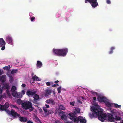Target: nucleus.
Returning <instances> with one entry per match:
<instances>
[{"mask_svg": "<svg viewBox=\"0 0 123 123\" xmlns=\"http://www.w3.org/2000/svg\"><path fill=\"white\" fill-rule=\"evenodd\" d=\"M16 102L19 105H20V104H21L23 103L22 101L20 99H18L17 100Z\"/></svg>", "mask_w": 123, "mask_h": 123, "instance_id": "31", "label": "nucleus"}, {"mask_svg": "<svg viewBox=\"0 0 123 123\" xmlns=\"http://www.w3.org/2000/svg\"><path fill=\"white\" fill-rule=\"evenodd\" d=\"M6 92L8 96H10L11 94L9 90H7L6 91Z\"/></svg>", "mask_w": 123, "mask_h": 123, "instance_id": "39", "label": "nucleus"}, {"mask_svg": "<svg viewBox=\"0 0 123 123\" xmlns=\"http://www.w3.org/2000/svg\"><path fill=\"white\" fill-rule=\"evenodd\" d=\"M42 109H41V110H40V111H42Z\"/></svg>", "mask_w": 123, "mask_h": 123, "instance_id": "64", "label": "nucleus"}, {"mask_svg": "<svg viewBox=\"0 0 123 123\" xmlns=\"http://www.w3.org/2000/svg\"><path fill=\"white\" fill-rule=\"evenodd\" d=\"M59 114L61 115V119L63 120H66L67 119V117L65 113L64 112H60Z\"/></svg>", "mask_w": 123, "mask_h": 123, "instance_id": "11", "label": "nucleus"}, {"mask_svg": "<svg viewBox=\"0 0 123 123\" xmlns=\"http://www.w3.org/2000/svg\"><path fill=\"white\" fill-rule=\"evenodd\" d=\"M85 2L86 3H89L92 7L95 8L98 5V3L97 0H85Z\"/></svg>", "mask_w": 123, "mask_h": 123, "instance_id": "4", "label": "nucleus"}, {"mask_svg": "<svg viewBox=\"0 0 123 123\" xmlns=\"http://www.w3.org/2000/svg\"><path fill=\"white\" fill-rule=\"evenodd\" d=\"M97 99L99 102H103L104 103L106 102V100H107V99L106 97L100 95H98Z\"/></svg>", "mask_w": 123, "mask_h": 123, "instance_id": "5", "label": "nucleus"}, {"mask_svg": "<svg viewBox=\"0 0 123 123\" xmlns=\"http://www.w3.org/2000/svg\"><path fill=\"white\" fill-rule=\"evenodd\" d=\"M56 85H57V86H59V84H56Z\"/></svg>", "mask_w": 123, "mask_h": 123, "instance_id": "60", "label": "nucleus"}, {"mask_svg": "<svg viewBox=\"0 0 123 123\" xmlns=\"http://www.w3.org/2000/svg\"><path fill=\"white\" fill-rule=\"evenodd\" d=\"M56 86V85L55 84H54V85L52 86V87H55Z\"/></svg>", "mask_w": 123, "mask_h": 123, "instance_id": "56", "label": "nucleus"}, {"mask_svg": "<svg viewBox=\"0 0 123 123\" xmlns=\"http://www.w3.org/2000/svg\"><path fill=\"white\" fill-rule=\"evenodd\" d=\"M2 109H0L1 110L0 111H5L6 112L9 114H11V111H10L9 110L7 109L4 108V107H2L1 108Z\"/></svg>", "mask_w": 123, "mask_h": 123, "instance_id": "17", "label": "nucleus"}, {"mask_svg": "<svg viewBox=\"0 0 123 123\" xmlns=\"http://www.w3.org/2000/svg\"><path fill=\"white\" fill-rule=\"evenodd\" d=\"M11 111V114L14 117L17 118L18 117L20 116V114L18 113L13 109H12Z\"/></svg>", "mask_w": 123, "mask_h": 123, "instance_id": "10", "label": "nucleus"}, {"mask_svg": "<svg viewBox=\"0 0 123 123\" xmlns=\"http://www.w3.org/2000/svg\"><path fill=\"white\" fill-rule=\"evenodd\" d=\"M68 51V49L66 48L62 49H53V52L59 56H65Z\"/></svg>", "mask_w": 123, "mask_h": 123, "instance_id": "2", "label": "nucleus"}, {"mask_svg": "<svg viewBox=\"0 0 123 123\" xmlns=\"http://www.w3.org/2000/svg\"><path fill=\"white\" fill-rule=\"evenodd\" d=\"M21 94H22L23 95H24L25 93V92L24 90H22L21 91Z\"/></svg>", "mask_w": 123, "mask_h": 123, "instance_id": "46", "label": "nucleus"}, {"mask_svg": "<svg viewBox=\"0 0 123 123\" xmlns=\"http://www.w3.org/2000/svg\"><path fill=\"white\" fill-rule=\"evenodd\" d=\"M42 109H41V110H40V111H42Z\"/></svg>", "mask_w": 123, "mask_h": 123, "instance_id": "63", "label": "nucleus"}, {"mask_svg": "<svg viewBox=\"0 0 123 123\" xmlns=\"http://www.w3.org/2000/svg\"><path fill=\"white\" fill-rule=\"evenodd\" d=\"M12 95L14 97H16L17 94V91L12 92Z\"/></svg>", "mask_w": 123, "mask_h": 123, "instance_id": "29", "label": "nucleus"}, {"mask_svg": "<svg viewBox=\"0 0 123 123\" xmlns=\"http://www.w3.org/2000/svg\"><path fill=\"white\" fill-rule=\"evenodd\" d=\"M27 123H34L32 122L30 120L28 121L27 122Z\"/></svg>", "mask_w": 123, "mask_h": 123, "instance_id": "51", "label": "nucleus"}, {"mask_svg": "<svg viewBox=\"0 0 123 123\" xmlns=\"http://www.w3.org/2000/svg\"><path fill=\"white\" fill-rule=\"evenodd\" d=\"M3 91V87L0 88V94Z\"/></svg>", "mask_w": 123, "mask_h": 123, "instance_id": "43", "label": "nucleus"}, {"mask_svg": "<svg viewBox=\"0 0 123 123\" xmlns=\"http://www.w3.org/2000/svg\"><path fill=\"white\" fill-rule=\"evenodd\" d=\"M11 106L12 107H13L16 109H18V108L15 105H11Z\"/></svg>", "mask_w": 123, "mask_h": 123, "instance_id": "42", "label": "nucleus"}, {"mask_svg": "<svg viewBox=\"0 0 123 123\" xmlns=\"http://www.w3.org/2000/svg\"><path fill=\"white\" fill-rule=\"evenodd\" d=\"M74 113H70L68 114V117L72 121L75 122L76 121V118L77 117L75 116Z\"/></svg>", "mask_w": 123, "mask_h": 123, "instance_id": "7", "label": "nucleus"}, {"mask_svg": "<svg viewBox=\"0 0 123 123\" xmlns=\"http://www.w3.org/2000/svg\"><path fill=\"white\" fill-rule=\"evenodd\" d=\"M4 88L5 89L9 90L10 88V86L8 84L6 83L5 84L4 86Z\"/></svg>", "mask_w": 123, "mask_h": 123, "instance_id": "22", "label": "nucleus"}, {"mask_svg": "<svg viewBox=\"0 0 123 123\" xmlns=\"http://www.w3.org/2000/svg\"><path fill=\"white\" fill-rule=\"evenodd\" d=\"M36 93V91L33 92L30 90H28L26 92V94L29 97H31L34 95Z\"/></svg>", "mask_w": 123, "mask_h": 123, "instance_id": "12", "label": "nucleus"}, {"mask_svg": "<svg viewBox=\"0 0 123 123\" xmlns=\"http://www.w3.org/2000/svg\"><path fill=\"white\" fill-rule=\"evenodd\" d=\"M35 118L37 120V121H39L40 122V123H41V121L40 120V119L39 118H38V117H35Z\"/></svg>", "mask_w": 123, "mask_h": 123, "instance_id": "44", "label": "nucleus"}, {"mask_svg": "<svg viewBox=\"0 0 123 123\" xmlns=\"http://www.w3.org/2000/svg\"><path fill=\"white\" fill-rule=\"evenodd\" d=\"M93 99L94 101H96V98L95 97H93Z\"/></svg>", "mask_w": 123, "mask_h": 123, "instance_id": "53", "label": "nucleus"}, {"mask_svg": "<svg viewBox=\"0 0 123 123\" xmlns=\"http://www.w3.org/2000/svg\"><path fill=\"white\" fill-rule=\"evenodd\" d=\"M76 121L75 122L78 123L79 121L81 123H86V120L81 116H79L78 117H77L76 118Z\"/></svg>", "mask_w": 123, "mask_h": 123, "instance_id": "8", "label": "nucleus"}, {"mask_svg": "<svg viewBox=\"0 0 123 123\" xmlns=\"http://www.w3.org/2000/svg\"><path fill=\"white\" fill-rule=\"evenodd\" d=\"M46 102L48 104H51L54 105L55 104L54 101L52 99L47 100L46 101Z\"/></svg>", "mask_w": 123, "mask_h": 123, "instance_id": "16", "label": "nucleus"}, {"mask_svg": "<svg viewBox=\"0 0 123 123\" xmlns=\"http://www.w3.org/2000/svg\"><path fill=\"white\" fill-rule=\"evenodd\" d=\"M77 102H78L79 103H80L81 104H82V101H81L80 100H77Z\"/></svg>", "mask_w": 123, "mask_h": 123, "instance_id": "49", "label": "nucleus"}, {"mask_svg": "<svg viewBox=\"0 0 123 123\" xmlns=\"http://www.w3.org/2000/svg\"><path fill=\"white\" fill-rule=\"evenodd\" d=\"M45 95H49L52 93L51 89H47L45 90Z\"/></svg>", "mask_w": 123, "mask_h": 123, "instance_id": "18", "label": "nucleus"}, {"mask_svg": "<svg viewBox=\"0 0 123 123\" xmlns=\"http://www.w3.org/2000/svg\"><path fill=\"white\" fill-rule=\"evenodd\" d=\"M22 106L25 109H27L32 107V104L28 101L24 102L22 104Z\"/></svg>", "mask_w": 123, "mask_h": 123, "instance_id": "3", "label": "nucleus"}, {"mask_svg": "<svg viewBox=\"0 0 123 123\" xmlns=\"http://www.w3.org/2000/svg\"><path fill=\"white\" fill-rule=\"evenodd\" d=\"M34 75V73H32V75L33 76Z\"/></svg>", "mask_w": 123, "mask_h": 123, "instance_id": "59", "label": "nucleus"}, {"mask_svg": "<svg viewBox=\"0 0 123 123\" xmlns=\"http://www.w3.org/2000/svg\"><path fill=\"white\" fill-rule=\"evenodd\" d=\"M65 109V108L63 105H60L59 106V110H64Z\"/></svg>", "mask_w": 123, "mask_h": 123, "instance_id": "25", "label": "nucleus"}, {"mask_svg": "<svg viewBox=\"0 0 123 123\" xmlns=\"http://www.w3.org/2000/svg\"><path fill=\"white\" fill-rule=\"evenodd\" d=\"M45 107L46 108H48L49 107V106L48 105L46 104L45 105Z\"/></svg>", "mask_w": 123, "mask_h": 123, "instance_id": "48", "label": "nucleus"}, {"mask_svg": "<svg viewBox=\"0 0 123 123\" xmlns=\"http://www.w3.org/2000/svg\"><path fill=\"white\" fill-rule=\"evenodd\" d=\"M10 68V65H8L7 66H5L3 67V69L4 70H9Z\"/></svg>", "mask_w": 123, "mask_h": 123, "instance_id": "30", "label": "nucleus"}, {"mask_svg": "<svg viewBox=\"0 0 123 123\" xmlns=\"http://www.w3.org/2000/svg\"><path fill=\"white\" fill-rule=\"evenodd\" d=\"M19 117V120L21 122H25L27 120L26 117H22L20 116Z\"/></svg>", "mask_w": 123, "mask_h": 123, "instance_id": "14", "label": "nucleus"}, {"mask_svg": "<svg viewBox=\"0 0 123 123\" xmlns=\"http://www.w3.org/2000/svg\"><path fill=\"white\" fill-rule=\"evenodd\" d=\"M33 98H34V100L32 101V102L34 103L37 104V101L39 98V96L37 94H35L33 97Z\"/></svg>", "mask_w": 123, "mask_h": 123, "instance_id": "13", "label": "nucleus"}, {"mask_svg": "<svg viewBox=\"0 0 123 123\" xmlns=\"http://www.w3.org/2000/svg\"><path fill=\"white\" fill-rule=\"evenodd\" d=\"M31 108L30 110V111H33V110L34 109V108H33L32 107H32L31 108Z\"/></svg>", "mask_w": 123, "mask_h": 123, "instance_id": "52", "label": "nucleus"}, {"mask_svg": "<svg viewBox=\"0 0 123 123\" xmlns=\"http://www.w3.org/2000/svg\"><path fill=\"white\" fill-rule=\"evenodd\" d=\"M13 77L11 76L10 78V83H11L13 81Z\"/></svg>", "mask_w": 123, "mask_h": 123, "instance_id": "41", "label": "nucleus"}, {"mask_svg": "<svg viewBox=\"0 0 123 123\" xmlns=\"http://www.w3.org/2000/svg\"><path fill=\"white\" fill-rule=\"evenodd\" d=\"M59 82V81L58 80H57V81H55L54 82V83H57L58 82Z\"/></svg>", "mask_w": 123, "mask_h": 123, "instance_id": "55", "label": "nucleus"}, {"mask_svg": "<svg viewBox=\"0 0 123 123\" xmlns=\"http://www.w3.org/2000/svg\"><path fill=\"white\" fill-rule=\"evenodd\" d=\"M26 85L25 84H22L21 86L22 87H24L26 86Z\"/></svg>", "mask_w": 123, "mask_h": 123, "instance_id": "47", "label": "nucleus"}, {"mask_svg": "<svg viewBox=\"0 0 123 123\" xmlns=\"http://www.w3.org/2000/svg\"><path fill=\"white\" fill-rule=\"evenodd\" d=\"M22 95L21 93H17L16 97L20 98H21L22 97Z\"/></svg>", "mask_w": 123, "mask_h": 123, "instance_id": "28", "label": "nucleus"}, {"mask_svg": "<svg viewBox=\"0 0 123 123\" xmlns=\"http://www.w3.org/2000/svg\"><path fill=\"white\" fill-rule=\"evenodd\" d=\"M17 70H15L13 69L12 70L11 72V73L12 74H13L14 73H16L17 71Z\"/></svg>", "mask_w": 123, "mask_h": 123, "instance_id": "35", "label": "nucleus"}, {"mask_svg": "<svg viewBox=\"0 0 123 123\" xmlns=\"http://www.w3.org/2000/svg\"><path fill=\"white\" fill-rule=\"evenodd\" d=\"M114 106L116 108H120L121 107V106L120 105H118L117 104H114Z\"/></svg>", "mask_w": 123, "mask_h": 123, "instance_id": "33", "label": "nucleus"}, {"mask_svg": "<svg viewBox=\"0 0 123 123\" xmlns=\"http://www.w3.org/2000/svg\"><path fill=\"white\" fill-rule=\"evenodd\" d=\"M5 42L3 38H0V47H1V50H3L5 49Z\"/></svg>", "mask_w": 123, "mask_h": 123, "instance_id": "6", "label": "nucleus"}, {"mask_svg": "<svg viewBox=\"0 0 123 123\" xmlns=\"http://www.w3.org/2000/svg\"><path fill=\"white\" fill-rule=\"evenodd\" d=\"M46 84L47 86H49L51 85L50 82H47L46 83Z\"/></svg>", "mask_w": 123, "mask_h": 123, "instance_id": "45", "label": "nucleus"}, {"mask_svg": "<svg viewBox=\"0 0 123 123\" xmlns=\"http://www.w3.org/2000/svg\"><path fill=\"white\" fill-rule=\"evenodd\" d=\"M61 86L59 87L57 89V90L58 91V93H60L61 92Z\"/></svg>", "mask_w": 123, "mask_h": 123, "instance_id": "36", "label": "nucleus"}, {"mask_svg": "<svg viewBox=\"0 0 123 123\" xmlns=\"http://www.w3.org/2000/svg\"><path fill=\"white\" fill-rule=\"evenodd\" d=\"M110 112H111L113 115H114L115 114H116V113L115 112V111L112 109H110Z\"/></svg>", "mask_w": 123, "mask_h": 123, "instance_id": "34", "label": "nucleus"}, {"mask_svg": "<svg viewBox=\"0 0 123 123\" xmlns=\"http://www.w3.org/2000/svg\"><path fill=\"white\" fill-rule=\"evenodd\" d=\"M106 105L108 107H110L111 106L112 103H110L106 100V102L105 103Z\"/></svg>", "mask_w": 123, "mask_h": 123, "instance_id": "27", "label": "nucleus"}, {"mask_svg": "<svg viewBox=\"0 0 123 123\" xmlns=\"http://www.w3.org/2000/svg\"><path fill=\"white\" fill-rule=\"evenodd\" d=\"M80 97L83 99H85L84 98V97H83V96H81Z\"/></svg>", "mask_w": 123, "mask_h": 123, "instance_id": "57", "label": "nucleus"}, {"mask_svg": "<svg viewBox=\"0 0 123 123\" xmlns=\"http://www.w3.org/2000/svg\"><path fill=\"white\" fill-rule=\"evenodd\" d=\"M75 103V102L74 101L71 102H70V104L72 106H74V105Z\"/></svg>", "mask_w": 123, "mask_h": 123, "instance_id": "37", "label": "nucleus"}, {"mask_svg": "<svg viewBox=\"0 0 123 123\" xmlns=\"http://www.w3.org/2000/svg\"><path fill=\"white\" fill-rule=\"evenodd\" d=\"M114 116H115V117L114 118V120L116 121L120 120H121V117L118 116L116 114H115Z\"/></svg>", "mask_w": 123, "mask_h": 123, "instance_id": "23", "label": "nucleus"}, {"mask_svg": "<svg viewBox=\"0 0 123 123\" xmlns=\"http://www.w3.org/2000/svg\"><path fill=\"white\" fill-rule=\"evenodd\" d=\"M55 123H61V122L59 121H56L55 122Z\"/></svg>", "mask_w": 123, "mask_h": 123, "instance_id": "54", "label": "nucleus"}, {"mask_svg": "<svg viewBox=\"0 0 123 123\" xmlns=\"http://www.w3.org/2000/svg\"><path fill=\"white\" fill-rule=\"evenodd\" d=\"M0 80L2 83L5 82L6 81V75H3L0 77Z\"/></svg>", "mask_w": 123, "mask_h": 123, "instance_id": "15", "label": "nucleus"}, {"mask_svg": "<svg viewBox=\"0 0 123 123\" xmlns=\"http://www.w3.org/2000/svg\"><path fill=\"white\" fill-rule=\"evenodd\" d=\"M43 109L45 113H46L47 112H48V113H47V114L48 115L50 114L51 113V112H49L47 110V108H45V107H43Z\"/></svg>", "mask_w": 123, "mask_h": 123, "instance_id": "24", "label": "nucleus"}, {"mask_svg": "<svg viewBox=\"0 0 123 123\" xmlns=\"http://www.w3.org/2000/svg\"><path fill=\"white\" fill-rule=\"evenodd\" d=\"M32 78L34 80H36V81H40L41 80V79L39 78L36 75H35L33 77H32Z\"/></svg>", "mask_w": 123, "mask_h": 123, "instance_id": "21", "label": "nucleus"}, {"mask_svg": "<svg viewBox=\"0 0 123 123\" xmlns=\"http://www.w3.org/2000/svg\"><path fill=\"white\" fill-rule=\"evenodd\" d=\"M121 123H123V120H122V122Z\"/></svg>", "mask_w": 123, "mask_h": 123, "instance_id": "61", "label": "nucleus"}, {"mask_svg": "<svg viewBox=\"0 0 123 123\" xmlns=\"http://www.w3.org/2000/svg\"><path fill=\"white\" fill-rule=\"evenodd\" d=\"M16 87L15 86H13L11 89V91L12 92H14V91H16Z\"/></svg>", "mask_w": 123, "mask_h": 123, "instance_id": "32", "label": "nucleus"}, {"mask_svg": "<svg viewBox=\"0 0 123 123\" xmlns=\"http://www.w3.org/2000/svg\"><path fill=\"white\" fill-rule=\"evenodd\" d=\"M80 109L79 108H76L75 111L74 112V114H76L77 113H80Z\"/></svg>", "mask_w": 123, "mask_h": 123, "instance_id": "20", "label": "nucleus"}, {"mask_svg": "<svg viewBox=\"0 0 123 123\" xmlns=\"http://www.w3.org/2000/svg\"><path fill=\"white\" fill-rule=\"evenodd\" d=\"M107 3L108 4H110L111 3V2L109 0H107L106 1Z\"/></svg>", "mask_w": 123, "mask_h": 123, "instance_id": "50", "label": "nucleus"}, {"mask_svg": "<svg viewBox=\"0 0 123 123\" xmlns=\"http://www.w3.org/2000/svg\"><path fill=\"white\" fill-rule=\"evenodd\" d=\"M42 109H41V110H40V111H42Z\"/></svg>", "mask_w": 123, "mask_h": 123, "instance_id": "62", "label": "nucleus"}, {"mask_svg": "<svg viewBox=\"0 0 123 123\" xmlns=\"http://www.w3.org/2000/svg\"><path fill=\"white\" fill-rule=\"evenodd\" d=\"M30 19L31 21H33L35 19V18L34 17H32L30 18Z\"/></svg>", "mask_w": 123, "mask_h": 123, "instance_id": "40", "label": "nucleus"}, {"mask_svg": "<svg viewBox=\"0 0 123 123\" xmlns=\"http://www.w3.org/2000/svg\"><path fill=\"white\" fill-rule=\"evenodd\" d=\"M115 49V47H111L110 48V51L109 52V54H112L113 52V50H114Z\"/></svg>", "mask_w": 123, "mask_h": 123, "instance_id": "26", "label": "nucleus"}, {"mask_svg": "<svg viewBox=\"0 0 123 123\" xmlns=\"http://www.w3.org/2000/svg\"><path fill=\"white\" fill-rule=\"evenodd\" d=\"M93 111L92 113H89V115L90 117L92 118H96L98 116V119L102 122H104L106 118L110 122L114 121V115L108 113L107 114H104L103 111L102 109L101 108L95 107L92 109Z\"/></svg>", "mask_w": 123, "mask_h": 123, "instance_id": "1", "label": "nucleus"}, {"mask_svg": "<svg viewBox=\"0 0 123 123\" xmlns=\"http://www.w3.org/2000/svg\"><path fill=\"white\" fill-rule=\"evenodd\" d=\"M6 40L8 43L12 45L13 44V40L11 37L8 36L6 37Z\"/></svg>", "mask_w": 123, "mask_h": 123, "instance_id": "9", "label": "nucleus"}, {"mask_svg": "<svg viewBox=\"0 0 123 123\" xmlns=\"http://www.w3.org/2000/svg\"><path fill=\"white\" fill-rule=\"evenodd\" d=\"M42 63L40 61H37V63L36 64L38 68H41L42 66Z\"/></svg>", "mask_w": 123, "mask_h": 123, "instance_id": "19", "label": "nucleus"}, {"mask_svg": "<svg viewBox=\"0 0 123 123\" xmlns=\"http://www.w3.org/2000/svg\"><path fill=\"white\" fill-rule=\"evenodd\" d=\"M92 93L94 96H96L98 95L97 93L93 91L92 92Z\"/></svg>", "mask_w": 123, "mask_h": 123, "instance_id": "38", "label": "nucleus"}, {"mask_svg": "<svg viewBox=\"0 0 123 123\" xmlns=\"http://www.w3.org/2000/svg\"><path fill=\"white\" fill-rule=\"evenodd\" d=\"M2 74V72L0 70V75H1Z\"/></svg>", "mask_w": 123, "mask_h": 123, "instance_id": "58", "label": "nucleus"}]
</instances>
